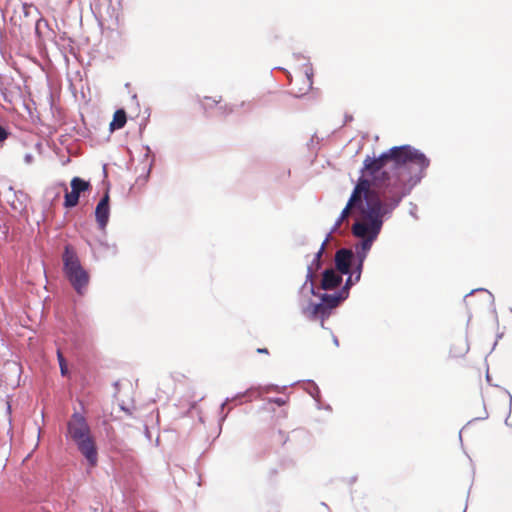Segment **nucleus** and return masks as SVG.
I'll return each mask as SVG.
<instances>
[{
	"label": "nucleus",
	"mask_w": 512,
	"mask_h": 512,
	"mask_svg": "<svg viewBox=\"0 0 512 512\" xmlns=\"http://www.w3.org/2000/svg\"><path fill=\"white\" fill-rule=\"evenodd\" d=\"M356 275H357V267L355 268V270L353 271V273L350 274V276L347 278L346 280V283L344 285V287L342 288L341 291H346L349 293V289L350 287L356 283Z\"/></svg>",
	"instance_id": "nucleus-13"
},
{
	"label": "nucleus",
	"mask_w": 512,
	"mask_h": 512,
	"mask_svg": "<svg viewBox=\"0 0 512 512\" xmlns=\"http://www.w3.org/2000/svg\"><path fill=\"white\" fill-rule=\"evenodd\" d=\"M218 102H219V101H216V100H213V101H212V100H211V98L206 97V98L204 99V101H203V106H204V107H211L213 103H215V104H216V103H218Z\"/></svg>",
	"instance_id": "nucleus-18"
},
{
	"label": "nucleus",
	"mask_w": 512,
	"mask_h": 512,
	"mask_svg": "<svg viewBox=\"0 0 512 512\" xmlns=\"http://www.w3.org/2000/svg\"><path fill=\"white\" fill-rule=\"evenodd\" d=\"M312 278H313V271H312V268H311V267H308L307 281H308V280L312 281ZM310 291H311V293H314V286H313V282H311V285H310Z\"/></svg>",
	"instance_id": "nucleus-17"
},
{
	"label": "nucleus",
	"mask_w": 512,
	"mask_h": 512,
	"mask_svg": "<svg viewBox=\"0 0 512 512\" xmlns=\"http://www.w3.org/2000/svg\"><path fill=\"white\" fill-rule=\"evenodd\" d=\"M67 437L70 438L79 452L85 457L91 467L98 463V451L91 428L86 418L75 412L67 423Z\"/></svg>",
	"instance_id": "nucleus-3"
},
{
	"label": "nucleus",
	"mask_w": 512,
	"mask_h": 512,
	"mask_svg": "<svg viewBox=\"0 0 512 512\" xmlns=\"http://www.w3.org/2000/svg\"><path fill=\"white\" fill-rule=\"evenodd\" d=\"M325 246H326V241H324L320 247V249L317 251V253L315 254V259L314 261L316 262V269H318L320 267V259L322 257V254L324 252V249H325Z\"/></svg>",
	"instance_id": "nucleus-15"
},
{
	"label": "nucleus",
	"mask_w": 512,
	"mask_h": 512,
	"mask_svg": "<svg viewBox=\"0 0 512 512\" xmlns=\"http://www.w3.org/2000/svg\"><path fill=\"white\" fill-rule=\"evenodd\" d=\"M62 260L64 273L67 279L76 290V292L80 295H83L88 286L90 277L88 272L82 267L80 260L72 246H65Z\"/></svg>",
	"instance_id": "nucleus-4"
},
{
	"label": "nucleus",
	"mask_w": 512,
	"mask_h": 512,
	"mask_svg": "<svg viewBox=\"0 0 512 512\" xmlns=\"http://www.w3.org/2000/svg\"><path fill=\"white\" fill-rule=\"evenodd\" d=\"M9 136L8 131L0 125V142L5 141Z\"/></svg>",
	"instance_id": "nucleus-16"
},
{
	"label": "nucleus",
	"mask_w": 512,
	"mask_h": 512,
	"mask_svg": "<svg viewBox=\"0 0 512 512\" xmlns=\"http://www.w3.org/2000/svg\"><path fill=\"white\" fill-rule=\"evenodd\" d=\"M109 214V194L106 192L95 209V217L100 229H105L109 220Z\"/></svg>",
	"instance_id": "nucleus-8"
},
{
	"label": "nucleus",
	"mask_w": 512,
	"mask_h": 512,
	"mask_svg": "<svg viewBox=\"0 0 512 512\" xmlns=\"http://www.w3.org/2000/svg\"><path fill=\"white\" fill-rule=\"evenodd\" d=\"M126 121V112L123 109H119L113 115V120L110 123V129L112 131L121 129L125 126Z\"/></svg>",
	"instance_id": "nucleus-12"
},
{
	"label": "nucleus",
	"mask_w": 512,
	"mask_h": 512,
	"mask_svg": "<svg viewBox=\"0 0 512 512\" xmlns=\"http://www.w3.org/2000/svg\"><path fill=\"white\" fill-rule=\"evenodd\" d=\"M257 352L258 353H263V354H269L268 349H266V348H258Z\"/></svg>",
	"instance_id": "nucleus-20"
},
{
	"label": "nucleus",
	"mask_w": 512,
	"mask_h": 512,
	"mask_svg": "<svg viewBox=\"0 0 512 512\" xmlns=\"http://www.w3.org/2000/svg\"><path fill=\"white\" fill-rule=\"evenodd\" d=\"M372 205L376 206L375 203ZM368 211V221H356L352 226L353 235L361 239L355 247L358 260L356 281L360 280L364 260L368 251L371 249L373 242L381 231L383 218L392 213H380L379 207L368 208Z\"/></svg>",
	"instance_id": "nucleus-2"
},
{
	"label": "nucleus",
	"mask_w": 512,
	"mask_h": 512,
	"mask_svg": "<svg viewBox=\"0 0 512 512\" xmlns=\"http://www.w3.org/2000/svg\"><path fill=\"white\" fill-rule=\"evenodd\" d=\"M65 188V196H64V207L65 208H73L78 202L80 195L86 191L91 190L90 182L80 178L74 177L70 182L71 191H67V187L63 185Z\"/></svg>",
	"instance_id": "nucleus-5"
},
{
	"label": "nucleus",
	"mask_w": 512,
	"mask_h": 512,
	"mask_svg": "<svg viewBox=\"0 0 512 512\" xmlns=\"http://www.w3.org/2000/svg\"><path fill=\"white\" fill-rule=\"evenodd\" d=\"M308 314L310 319H321V323L323 324L324 320L329 317L331 310L327 305L321 303L311 304L305 311Z\"/></svg>",
	"instance_id": "nucleus-10"
},
{
	"label": "nucleus",
	"mask_w": 512,
	"mask_h": 512,
	"mask_svg": "<svg viewBox=\"0 0 512 512\" xmlns=\"http://www.w3.org/2000/svg\"><path fill=\"white\" fill-rule=\"evenodd\" d=\"M348 297V292L340 291L337 294H323L322 303L329 307V310L336 308L343 300Z\"/></svg>",
	"instance_id": "nucleus-11"
},
{
	"label": "nucleus",
	"mask_w": 512,
	"mask_h": 512,
	"mask_svg": "<svg viewBox=\"0 0 512 512\" xmlns=\"http://www.w3.org/2000/svg\"><path fill=\"white\" fill-rule=\"evenodd\" d=\"M429 159L410 145L394 146L379 157L366 156L361 177L340 216L347 220L352 210L357 221H368L372 204L380 213L393 212L422 178Z\"/></svg>",
	"instance_id": "nucleus-1"
},
{
	"label": "nucleus",
	"mask_w": 512,
	"mask_h": 512,
	"mask_svg": "<svg viewBox=\"0 0 512 512\" xmlns=\"http://www.w3.org/2000/svg\"><path fill=\"white\" fill-rule=\"evenodd\" d=\"M312 74L305 72H298L294 77H290L289 91L295 97H302L312 89Z\"/></svg>",
	"instance_id": "nucleus-6"
},
{
	"label": "nucleus",
	"mask_w": 512,
	"mask_h": 512,
	"mask_svg": "<svg viewBox=\"0 0 512 512\" xmlns=\"http://www.w3.org/2000/svg\"><path fill=\"white\" fill-rule=\"evenodd\" d=\"M353 257V252L348 249H340L336 252L335 266L340 274L350 273Z\"/></svg>",
	"instance_id": "nucleus-7"
},
{
	"label": "nucleus",
	"mask_w": 512,
	"mask_h": 512,
	"mask_svg": "<svg viewBox=\"0 0 512 512\" xmlns=\"http://www.w3.org/2000/svg\"><path fill=\"white\" fill-rule=\"evenodd\" d=\"M343 221H344V220H341V216H339L338 220H337V221H336V223H335V226H334V228H333V231H336L337 229H339Z\"/></svg>",
	"instance_id": "nucleus-19"
},
{
	"label": "nucleus",
	"mask_w": 512,
	"mask_h": 512,
	"mask_svg": "<svg viewBox=\"0 0 512 512\" xmlns=\"http://www.w3.org/2000/svg\"><path fill=\"white\" fill-rule=\"evenodd\" d=\"M57 356H58L61 374L63 376H66L68 374V368H67L66 361L60 351L57 352Z\"/></svg>",
	"instance_id": "nucleus-14"
},
{
	"label": "nucleus",
	"mask_w": 512,
	"mask_h": 512,
	"mask_svg": "<svg viewBox=\"0 0 512 512\" xmlns=\"http://www.w3.org/2000/svg\"><path fill=\"white\" fill-rule=\"evenodd\" d=\"M320 506H321L322 508H324L325 510H327L328 512H330V508H329V506H328L327 504H325V503H323V502H322V503L320 504Z\"/></svg>",
	"instance_id": "nucleus-21"
},
{
	"label": "nucleus",
	"mask_w": 512,
	"mask_h": 512,
	"mask_svg": "<svg viewBox=\"0 0 512 512\" xmlns=\"http://www.w3.org/2000/svg\"><path fill=\"white\" fill-rule=\"evenodd\" d=\"M342 282V276L333 269H326L323 272L321 288L331 290L336 288Z\"/></svg>",
	"instance_id": "nucleus-9"
}]
</instances>
